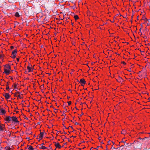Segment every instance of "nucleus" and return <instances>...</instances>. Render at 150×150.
<instances>
[{"label":"nucleus","mask_w":150,"mask_h":150,"mask_svg":"<svg viewBox=\"0 0 150 150\" xmlns=\"http://www.w3.org/2000/svg\"><path fill=\"white\" fill-rule=\"evenodd\" d=\"M11 120L16 122H19V121H18L17 118L14 116H13L11 117Z\"/></svg>","instance_id":"nucleus-1"},{"label":"nucleus","mask_w":150,"mask_h":150,"mask_svg":"<svg viewBox=\"0 0 150 150\" xmlns=\"http://www.w3.org/2000/svg\"><path fill=\"white\" fill-rule=\"evenodd\" d=\"M79 83H81V85L82 86H84V85L86 83L85 80L83 79H81Z\"/></svg>","instance_id":"nucleus-2"},{"label":"nucleus","mask_w":150,"mask_h":150,"mask_svg":"<svg viewBox=\"0 0 150 150\" xmlns=\"http://www.w3.org/2000/svg\"><path fill=\"white\" fill-rule=\"evenodd\" d=\"M3 96H4L6 99L10 98L11 97V96L8 93H5L4 94H3Z\"/></svg>","instance_id":"nucleus-3"},{"label":"nucleus","mask_w":150,"mask_h":150,"mask_svg":"<svg viewBox=\"0 0 150 150\" xmlns=\"http://www.w3.org/2000/svg\"><path fill=\"white\" fill-rule=\"evenodd\" d=\"M5 125L3 124H0V131H2L4 130Z\"/></svg>","instance_id":"nucleus-4"},{"label":"nucleus","mask_w":150,"mask_h":150,"mask_svg":"<svg viewBox=\"0 0 150 150\" xmlns=\"http://www.w3.org/2000/svg\"><path fill=\"white\" fill-rule=\"evenodd\" d=\"M5 120L6 121L9 122L11 120V117L10 116H6Z\"/></svg>","instance_id":"nucleus-5"},{"label":"nucleus","mask_w":150,"mask_h":150,"mask_svg":"<svg viewBox=\"0 0 150 150\" xmlns=\"http://www.w3.org/2000/svg\"><path fill=\"white\" fill-rule=\"evenodd\" d=\"M4 73H5L7 75H8L10 73V70H8L6 69H4Z\"/></svg>","instance_id":"nucleus-6"},{"label":"nucleus","mask_w":150,"mask_h":150,"mask_svg":"<svg viewBox=\"0 0 150 150\" xmlns=\"http://www.w3.org/2000/svg\"><path fill=\"white\" fill-rule=\"evenodd\" d=\"M55 143V146L56 148H58L59 149H60L61 147V146L60 145L59 143L58 142L56 143V142H54Z\"/></svg>","instance_id":"nucleus-7"},{"label":"nucleus","mask_w":150,"mask_h":150,"mask_svg":"<svg viewBox=\"0 0 150 150\" xmlns=\"http://www.w3.org/2000/svg\"><path fill=\"white\" fill-rule=\"evenodd\" d=\"M4 67L6 68L7 69L10 70H11V66L9 64H7L5 65H4Z\"/></svg>","instance_id":"nucleus-8"},{"label":"nucleus","mask_w":150,"mask_h":150,"mask_svg":"<svg viewBox=\"0 0 150 150\" xmlns=\"http://www.w3.org/2000/svg\"><path fill=\"white\" fill-rule=\"evenodd\" d=\"M17 52V50L16 49H15L14 50H13L12 52V55H16Z\"/></svg>","instance_id":"nucleus-9"},{"label":"nucleus","mask_w":150,"mask_h":150,"mask_svg":"<svg viewBox=\"0 0 150 150\" xmlns=\"http://www.w3.org/2000/svg\"><path fill=\"white\" fill-rule=\"evenodd\" d=\"M27 69L28 70V72H30L32 71V70H31V69L30 67L29 66H28L27 67Z\"/></svg>","instance_id":"nucleus-10"},{"label":"nucleus","mask_w":150,"mask_h":150,"mask_svg":"<svg viewBox=\"0 0 150 150\" xmlns=\"http://www.w3.org/2000/svg\"><path fill=\"white\" fill-rule=\"evenodd\" d=\"M1 112L2 113V114H5L6 112V111L3 108H1Z\"/></svg>","instance_id":"nucleus-11"},{"label":"nucleus","mask_w":150,"mask_h":150,"mask_svg":"<svg viewBox=\"0 0 150 150\" xmlns=\"http://www.w3.org/2000/svg\"><path fill=\"white\" fill-rule=\"evenodd\" d=\"M44 132H40V137L43 138Z\"/></svg>","instance_id":"nucleus-12"},{"label":"nucleus","mask_w":150,"mask_h":150,"mask_svg":"<svg viewBox=\"0 0 150 150\" xmlns=\"http://www.w3.org/2000/svg\"><path fill=\"white\" fill-rule=\"evenodd\" d=\"M125 146L124 145H121L119 148V149L120 150H122L124 149V147Z\"/></svg>","instance_id":"nucleus-13"},{"label":"nucleus","mask_w":150,"mask_h":150,"mask_svg":"<svg viewBox=\"0 0 150 150\" xmlns=\"http://www.w3.org/2000/svg\"><path fill=\"white\" fill-rule=\"evenodd\" d=\"M8 82L6 84V89L7 90H8V89H9V86H8Z\"/></svg>","instance_id":"nucleus-14"},{"label":"nucleus","mask_w":150,"mask_h":150,"mask_svg":"<svg viewBox=\"0 0 150 150\" xmlns=\"http://www.w3.org/2000/svg\"><path fill=\"white\" fill-rule=\"evenodd\" d=\"M74 17L75 20H77L79 19V17L77 15L74 16Z\"/></svg>","instance_id":"nucleus-15"},{"label":"nucleus","mask_w":150,"mask_h":150,"mask_svg":"<svg viewBox=\"0 0 150 150\" xmlns=\"http://www.w3.org/2000/svg\"><path fill=\"white\" fill-rule=\"evenodd\" d=\"M40 149H47V148L43 146H41V147L40 148Z\"/></svg>","instance_id":"nucleus-16"},{"label":"nucleus","mask_w":150,"mask_h":150,"mask_svg":"<svg viewBox=\"0 0 150 150\" xmlns=\"http://www.w3.org/2000/svg\"><path fill=\"white\" fill-rule=\"evenodd\" d=\"M28 149L29 150H34V149L33 148V147L31 146H30L28 148Z\"/></svg>","instance_id":"nucleus-17"},{"label":"nucleus","mask_w":150,"mask_h":150,"mask_svg":"<svg viewBox=\"0 0 150 150\" xmlns=\"http://www.w3.org/2000/svg\"><path fill=\"white\" fill-rule=\"evenodd\" d=\"M15 16L16 17H18L20 15L18 12H17L16 13Z\"/></svg>","instance_id":"nucleus-18"},{"label":"nucleus","mask_w":150,"mask_h":150,"mask_svg":"<svg viewBox=\"0 0 150 150\" xmlns=\"http://www.w3.org/2000/svg\"><path fill=\"white\" fill-rule=\"evenodd\" d=\"M128 143H126L125 142H124V145L125 146L127 147V146H128Z\"/></svg>","instance_id":"nucleus-19"},{"label":"nucleus","mask_w":150,"mask_h":150,"mask_svg":"<svg viewBox=\"0 0 150 150\" xmlns=\"http://www.w3.org/2000/svg\"><path fill=\"white\" fill-rule=\"evenodd\" d=\"M63 107L64 108V109L65 110L64 112H67V110L65 108V107L64 106V105L63 104Z\"/></svg>","instance_id":"nucleus-20"},{"label":"nucleus","mask_w":150,"mask_h":150,"mask_svg":"<svg viewBox=\"0 0 150 150\" xmlns=\"http://www.w3.org/2000/svg\"><path fill=\"white\" fill-rule=\"evenodd\" d=\"M16 55H12V56L11 57L13 58H15L16 57Z\"/></svg>","instance_id":"nucleus-21"},{"label":"nucleus","mask_w":150,"mask_h":150,"mask_svg":"<svg viewBox=\"0 0 150 150\" xmlns=\"http://www.w3.org/2000/svg\"><path fill=\"white\" fill-rule=\"evenodd\" d=\"M142 19L144 21L146 20H147V19L145 17L144 15V16L143 18H142Z\"/></svg>","instance_id":"nucleus-22"},{"label":"nucleus","mask_w":150,"mask_h":150,"mask_svg":"<svg viewBox=\"0 0 150 150\" xmlns=\"http://www.w3.org/2000/svg\"><path fill=\"white\" fill-rule=\"evenodd\" d=\"M14 87L15 89H16L17 87V84H14Z\"/></svg>","instance_id":"nucleus-23"},{"label":"nucleus","mask_w":150,"mask_h":150,"mask_svg":"<svg viewBox=\"0 0 150 150\" xmlns=\"http://www.w3.org/2000/svg\"><path fill=\"white\" fill-rule=\"evenodd\" d=\"M125 132V131L124 130H123L121 132L122 134H124Z\"/></svg>","instance_id":"nucleus-24"},{"label":"nucleus","mask_w":150,"mask_h":150,"mask_svg":"<svg viewBox=\"0 0 150 150\" xmlns=\"http://www.w3.org/2000/svg\"><path fill=\"white\" fill-rule=\"evenodd\" d=\"M68 103L69 105H70L71 104V101H69L68 102Z\"/></svg>","instance_id":"nucleus-25"},{"label":"nucleus","mask_w":150,"mask_h":150,"mask_svg":"<svg viewBox=\"0 0 150 150\" xmlns=\"http://www.w3.org/2000/svg\"><path fill=\"white\" fill-rule=\"evenodd\" d=\"M54 112L56 113H57V110L55 109L54 108Z\"/></svg>","instance_id":"nucleus-26"},{"label":"nucleus","mask_w":150,"mask_h":150,"mask_svg":"<svg viewBox=\"0 0 150 150\" xmlns=\"http://www.w3.org/2000/svg\"><path fill=\"white\" fill-rule=\"evenodd\" d=\"M119 79H120V80H122V81H123V79L121 77L119 76Z\"/></svg>","instance_id":"nucleus-27"},{"label":"nucleus","mask_w":150,"mask_h":150,"mask_svg":"<svg viewBox=\"0 0 150 150\" xmlns=\"http://www.w3.org/2000/svg\"><path fill=\"white\" fill-rule=\"evenodd\" d=\"M4 55H0V58L1 59L3 57Z\"/></svg>","instance_id":"nucleus-28"},{"label":"nucleus","mask_w":150,"mask_h":150,"mask_svg":"<svg viewBox=\"0 0 150 150\" xmlns=\"http://www.w3.org/2000/svg\"><path fill=\"white\" fill-rule=\"evenodd\" d=\"M115 147H113V146L112 145V147L111 148V149H115Z\"/></svg>","instance_id":"nucleus-29"},{"label":"nucleus","mask_w":150,"mask_h":150,"mask_svg":"<svg viewBox=\"0 0 150 150\" xmlns=\"http://www.w3.org/2000/svg\"><path fill=\"white\" fill-rule=\"evenodd\" d=\"M42 138H42V137H39V140H40L42 139Z\"/></svg>","instance_id":"nucleus-30"},{"label":"nucleus","mask_w":150,"mask_h":150,"mask_svg":"<svg viewBox=\"0 0 150 150\" xmlns=\"http://www.w3.org/2000/svg\"><path fill=\"white\" fill-rule=\"evenodd\" d=\"M14 48V47L13 46H11V49H13V48Z\"/></svg>","instance_id":"nucleus-31"},{"label":"nucleus","mask_w":150,"mask_h":150,"mask_svg":"<svg viewBox=\"0 0 150 150\" xmlns=\"http://www.w3.org/2000/svg\"><path fill=\"white\" fill-rule=\"evenodd\" d=\"M79 123L77 122H76L75 123V125H79Z\"/></svg>","instance_id":"nucleus-32"},{"label":"nucleus","mask_w":150,"mask_h":150,"mask_svg":"<svg viewBox=\"0 0 150 150\" xmlns=\"http://www.w3.org/2000/svg\"><path fill=\"white\" fill-rule=\"evenodd\" d=\"M122 63L123 64H126V63L125 62H123V61L122 62Z\"/></svg>","instance_id":"nucleus-33"},{"label":"nucleus","mask_w":150,"mask_h":150,"mask_svg":"<svg viewBox=\"0 0 150 150\" xmlns=\"http://www.w3.org/2000/svg\"><path fill=\"white\" fill-rule=\"evenodd\" d=\"M146 20L147 21H148L149 22H150V19H147V20Z\"/></svg>","instance_id":"nucleus-34"},{"label":"nucleus","mask_w":150,"mask_h":150,"mask_svg":"<svg viewBox=\"0 0 150 150\" xmlns=\"http://www.w3.org/2000/svg\"><path fill=\"white\" fill-rule=\"evenodd\" d=\"M137 142V144H139V145H140L141 144V143L140 142Z\"/></svg>","instance_id":"nucleus-35"},{"label":"nucleus","mask_w":150,"mask_h":150,"mask_svg":"<svg viewBox=\"0 0 150 150\" xmlns=\"http://www.w3.org/2000/svg\"><path fill=\"white\" fill-rule=\"evenodd\" d=\"M99 147V146H98L96 148H95V149H97V150H98V148Z\"/></svg>","instance_id":"nucleus-36"},{"label":"nucleus","mask_w":150,"mask_h":150,"mask_svg":"<svg viewBox=\"0 0 150 150\" xmlns=\"http://www.w3.org/2000/svg\"><path fill=\"white\" fill-rule=\"evenodd\" d=\"M17 96L19 97L20 98H22L20 96V95H18Z\"/></svg>","instance_id":"nucleus-37"},{"label":"nucleus","mask_w":150,"mask_h":150,"mask_svg":"<svg viewBox=\"0 0 150 150\" xmlns=\"http://www.w3.org/2000/svg\"><path fill=\"white\" fill-rule=\"evenodd\" d=\"M45 144L44 143H43L41 145V146H43V145H44Z\"/></svg>","instance_id":"nucleus-38"},{"label":"nucleus","mask_w":150,"mask_h":150,"mask_svg":"<svg viewBox=\"0 0 150 150\" xmlns=\"http://www.w3.org/2000/svg\"><path fill=\"white\" fill-rule=\"evenodd\" d=\"M122 81V80H120V79H119V80L118 82H121V81Z\"/></svg>","instance_id":"nucleus-39"},{"label":"nucleus","mask_w":150,"mask_h":150,"mask_svg":"<svg viewBox=\"0 0 150 150\" xmlns=\"http://www.w3.org/2000/svg\"><path fill=\"white\" fill-rule=\"evenodd\" d=\"M143 38L144 39H146V36H144V37H143Z\"/></svg>","instance_id":"nucleus-40"},{"label":"nucleus","mask_w":150,"mask_h":150,"mask_svg":"<svg viewBox=\"0 0 150 150\" xmlns=\"http://www.w3.org/2000/svg\"><path fill=\"white\" fill-rule=\"evenodd\" d=\"M17 60L18 62H19V58H17Z\"/></svg>","instance_id":"nucleus-41"},{"label":"nucleus","mask_w":150,"mask_h":150,"mask_svg":"<svg viewBox=\"0 0 150 150\" xmlns=\"http://www.w3.org/2000/svg\"><path fill=\"white\" fill-rule=\"evenodd\" d=\"M125 142L123 141V140L121 141L120 142V143L121 142H123L124 143V142Z\"/></svg>","instance_id":"nucleus-42"},{"label":"nucleus","mask_w":150,"mask_h":150,"mask_svg":"<svg viewBox=\"0 0 150 150\" xmlns=\"http://www.w3.org/2000/svg\"><path fill=\"white\" fill-rule=\"evenodd\" d=\"M62 115H64V116H66V115L64 113H63Z\"/></svg>","instance_id":"nucleus-43"},{"label":"nucleus","mask_w":150,"mask_h":150,"mask_svg":"<svg viewBox=\"0 0 150 150\" xmlns=\"http://www.w3.org/2000/svg\"><path fill=\"white\" fill-rule=\"evenodd\" d=\"M25 116V119H27V120H28V118H27V117H26L25 116Z\"/></svg>","instance_id":"nucleus-44"},{"label":"nucleus","mask_w":150,"mask_h":150,"mask_svg":"<svg viewBox=\"0 0 150 150\" xmlns=\"http://www.w3.org/2000/svg\"><path fill=\"white\" fill-rule=\"evenodd\" d=\"M147 26H149V25H150L149 23H147Z\"/></svg>","instance_id":"nucleus-45"},{"label":"nucleus","mask_w":150,"mask_h":150,"mask_svg":"<svg viewBox=\"0 0 150 150\" xmlns=\"http://www.w3.org/2000/svg\"><path fill=\"white\" fill-rule=\"evenodd\" d=\"M36 114H37V115H39V114L38 112H36Z\"/></svg>","instance_id":"nucleus-46"},{"label":"nucleus","mask_w":150,"mask_h":150,"mask_svg":"<svg viewBox=\"0 0 150 150\" xmlns=\"http://www.w3.org/2000/svg\"><path fill=\"white\" fill-rule=\"evenodd\" d=\"M50 107L51 108H52L53 107V106L52 105H51Z\"/></svg>","instance_id":"nucleus-47"},{"label":"nucleus","mask_w":150,"mask_h":150,"mask_svg":"<svg viewBox=\"0 0 150 150\" xmlns=\"http://www.w3.org/2000/svg\"><path fill=\"white\" fill-rule=\"evenodd\" d=\"M140 25H141V27H143V26L142 25V24H141Z\"/></svg>","instance_id":"nucleus-48"},{"label":"nucleus","mask_w":150,"mask_h":150,"mask_svg":"<svg viewBox=\"0 0 150 150\" xmlns=\"http://www.w3.org/2000/svg\"><path fill=\"white\" fill-rule=\"evenodd\" d=\"M148 139V138H147V137H145V138H144V139Z\"/></svg>","instance_id":"nucleus-49"},{"label":"nucleus","mask_w":150,"mask_h":150,"mask_svg":"<svg viewBox=\"0 0 150 150\" xmlns=\"http://www.w3.org/2000/svg\"><path fill=\"white\" fill-rule=\"evenodd\" d=\"M99 146V147H101V148H103V147H102V146Z\"/></svg>","instance_id":"nucleus-50"},{"label":"nucleus","mask_w":150,"mask_h":150,"mask_svg":"<svg viewBox=\"0 0 150 150\" xmlns=\"http://www.w3.org/2000/svg\"><path fill=\"white\" fill-rule=\"evenodd\" d=\"M70 127H71L72 129H73L72 126H70Z\"/></svg>","instance_id":"nucleus-51"},{"label":"nucleus","mask_w":150,"mask_h":150,"mask_svg":"<svg viewBox=\"0 0 150 150\" xmlns=\"http://www.w3.org/2000/svg\"><path fill=\"white\" fill-rule=\"evenodd\" d=\"M83 115V112H82V113L81 114V116L82 115Z\"/></svg>","instance_id":"nucleus-52"},{"label":"nucleus","mask_w":150,"mask_h":150,"mask_svg":"<svg viewBox=\"0 0 150 150\" xmlns=\"http://www.w3.org/2000/svg\"><path fill=\"white\" fill-rule=\"evenodd\" d=\"M108 144H109V141L108 142Z\"/></svg>","instance_id":"nucleus-53"},{"label":"nucleus","mask_w":150,"mask_h":150,"mask_svg":"<svg viewBox=\"0 0 150 150\" xmlns=\"http://www.w3.org/2000/svg\"><path fill=\"white\" fill-rule=\"evenodd\" d=\"M70 98V97H68V99H69V98Z\"/></svg>","instance_id":"nucleus-54"},{"label":"nucleus","mask_w":150,"mask_h":150,"mask_svg":"<svg viewBox=\"0 0 150 150\" xmlns=\"http://www.w3.org/2000/svg\"><path fill=\"white\" fill-rule=\"evenodd\" d=\"M16 109H18V107H16Z\"/></svg>","instance_id":"nucleus-55"},{"label":"nucleus","mask_w":150,"mask_h":150,"mask_svg":"<svg viewBox=\"0 0 150 150\" xmlns=\"http://www.w3.org/2000/svg\"><path fill=\"white\" fill-rule=\"evenodd\" d=\"M11 79L12 80H13V78H12V77H11Z\"/></svg>","instance_id":"nucleus-56"},{"label":"nucleus","mask_w":150,"mask_h":150,"mask_svg":"<svg viewBox=\"0 0 150 150\" xmlns=\"http://www.w3.org/2000/svg\"><path fill=\"white\" fill-rule=\"evenodd\" d=\"M38 124H39V125H40V122H38Z\"/></svg>","instance_id":"nucleus-57"},{"label":"nucleus","mask_w":150,"mask_h":150,"mask_svg":"<svg viewBox=\"0 0 150 150\" xmlns=\"http://www.w3.org/2000/svg\"><path fill=\"white\" fill-rule=\"evenodd\" d=\"M18 111H17L16 112V113H18Z\"/></svg>","instance_id":"nucleus-58"},{"label":"nucleus","mask_w":150,"mask_h":150,"mask_svg":"<svg viewBox=\"0 0 150 150\" xmlns=\"http://www.w3.org/2000/svg\"><path fill=\"white\" fill-rule=\"evenodd\" d=\"M128 71L129 72H131V71L130 70H128Z\"/></svg>","instance_id":"nucleus-59"},{"label":"nucleus","mask_w":150,"mask_h":150,"mask_svg":"<svg viewBox=\"0 0 150 150\" xmlns=\"http://www.w3.org/2000/svg\"><path fill=\"white\" fill-rule=\"evenodd\" d=\"M67 144V143H65L64 144V145H66V144Z\"/></svg>","instance_id":"nucleus-60"},{"label":"nucleus","mask_w":150,"mask_h":150,"mask_svg":"<svg viewBox=\"0 0 150 150\" xmlns=\"http://www.w3.org/2000/svg\"><path fill=\"white\" fill-rule=\"evenodd\" d=\"M72 13V14H74V13Z\"/></svg>","instance_id":"nucleus-61"},{"label":"nucleus","mask_w":150,"mask_h":150,"mask_svg":"<svg viewBox=\"0 0 150 150\" xmlns=\"http://www.w3.org/2000/svg\"><path fill=\"white\" fill-rule=\"evenodd\" d=\"M93 148V147H92L91 148V149H90V150H92V148Z\"/></svg>","instance_id":"nucleus-62"},{"label":"nucleus","mask_w":150,"mask_h":150,"mask_svg":"<svg viewBox=\"0 0 150 150\" xmlns=\"http://www.w3.org/2000/svg\"><path fill=\"white\" fill-rule=\"evenodd\" d=\"M72 45H74V43H72Z\"/></svg>","instance_id":"nucleus-63"},{"label":"nucleus","mask_w":150,"mask_h":150,"mask_svg":"<svg viewBox=\"0 0 150 150\" xmlns=\"http://www.w3.org/2000/svg\"><path fill=\"white\" fill-rule=\"evenodd\" d=\"M7 150H10V149H7Z\"/></svg>","instance_id":"nucleus-64"}]
</instances>
